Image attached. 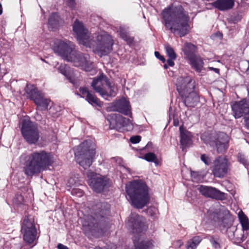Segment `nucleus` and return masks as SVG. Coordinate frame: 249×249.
Returning <instances> with one entry per match:
<instances>
[{
    "label": "nucleus",
    "mask_w": 249,
    "mask_h": 249,
    "mask_svg": "<svg viewBox=\"0 0 249 249\" xmlns=\"http://www.w3.org/2000/svg\"><path fill=\"white\" fill-rule=\"evenodd\" d=\"M73 30L80 43L92 48L100 56L107 55L112 51L113 40L107 32L101 31L90 38L88 30L77 20L73 25Z\"/></svg>",
    "instance_id": "obj_1"
},
{
    "label": "nucleus",
    "mask_w": 249,
    "mask_h": 249,
    "mask_svg": "<svg viewBox=\"0 0 249 249\" xmlns=\"http://www.w3.org/2000/svg\"><path fill=\"white\" fill-rule=\"evenodd\" d=\"M166 28L180 37L185 36L189 32V17L181 5L173 4L165 8L162 12Z\"/></svg>",
    "instance_id": "obj_2"
},
{
    "label": "nucleus",
    "mask_w": 249,
    "mask_h": 249,
    "mask_svg": "<svg viewBox=\"0 0 249 249\" xmlns=\"http://www.w3.org/2000/svg\"><path fill=\"white\" fill-rule=\"evenodd\" d=\"M52 47L56 53L75 67H80L86 71H90L93 67L89 55L76 51L73 44L69 40L56 39Z\"/></svg>",
    "instance_id": "obj_3"
},
{
    "label": "nucleus",
    "mask_w": 249,
    "mask_h": 249,
    "mask_svg": "<svg viewBox=\"0 0 249 249\" xmlns=\"http://www.w3.org/2000/svg\"><path fill=\"white\" fill-rule=\"evenodd\" d=\"M20 162L23 165V171L28 177L46 170L53 162L52 154L44 150L33 151L31 153L20 156Z\"/></svg>",
    "instance_id": "obj_4"
},
{
    "label": "nucleus",
    "mask_w": 249,
    "mask_h": 249,
    "mask_svg": "<svg viewBox=\"0 0 249 249\" xmlns=\"http://www.w3.org/2000/svg\"><path fill=\"white\" fill-rule=\"evenodd\" d=\"M110 205L106 202H99L92 206L91 215L83 223L86 233L98 236L103 233V227L106 216L109 213Z\"/></svg>",
    "instance_id": "obj_5"
},
{
    "label": "nucleus",
    "mask_w": 249,
    "mask_h": 249,
    "mask_svg": "<svg viewBox=\"0 0 249 249\" xmlns=\"http://www.w3.org/2000/svg\"><path fill=\"white\" fill-rule=\"evenodd\" d=\"M128 225L134 234L133 239L134 249H153L152 241L144 238L142 234L147 228L145 224V219L137 213H132L129 217Z\"/></svg>",
    "instance_id": "obj_6"
},
{
    "label": "nucleus",
    "mask_w": 249,
    "mask_h": 249,
    "mask_svg": "<svg viewBox=\"0 0 249 249\" xmlns=\"http://www.w3.org/2000/svg\"><path fill=\"white\" fill-rule=\"evenodd\" d=\"M127 198L131 205L137 209H142L149 202L150 196L147 185L141 181L134 180L125 186Z\"/></svg>",
    "instance_id": "obj_7"
},
{
    "label": "nucleus",
    "mask_w": 249,
    "mask_h": 249,
    "mask_svg": "<svg viewBox=\"0 0 249 249\" xmlns=\"http://www.w3.org/2000/svg\"><path fill=\"white\" fill-rule=\"evenodd\" d=\"M195 88V82L189 76L180 77L178 80L177 90L187 107H194L198 101V96L194 91Z\"/></svg>",
    "instance_id": "obj_8"
},
{
    "label": "nucleus",
    "mask_w": 249,
    "mask_h": 249,
    "mask_svg": "<svg viewBox=\"0 0 249 249\" xmlns=\"http://www.w3.org/2000/svg\"><path fill=\"white\" fill-rule=\"evenodd\" d=\"M74 154L76 162L87 169L92 163L95 151L93 147H91L89 142L85 141L76 148Z\"/></svg>",
    "instance_id": "obj_9"
},
{
    "label": "nucleus",
    "mask_w": 249,
    "mask_h": 249,
    "mask_svg": "<svg viewBox=\"0 0 249 249\" xmlns=\"http://www.w3.org/2000/svg\"><path fill=\"white\" fill-rule=\"evenodd\" d=\"M93 89L103 97H115L118 90L117 86L112 84L104 74L94 78L91 84Z\"/></svg>",
    "instance_id": "obj_10"
},
{
    "label": "nucleus",
    "mask_w": 249,
    "mask_h": 249,
    "mask_svg": "<svg viewBox=\"0 0 249 249\" xmlns=\"http://www.w3.org/2000/svg\"><path fill=\"white\" fill-rule=\"evenodd\" d=\"M21 124V133L25 141L30 144L36 143L40 137L37 124L28 118L22 120Z\"/></svg>",
    "instance_id": "obj_11"
},
{
    "label": "nucleus",
    "mask_w": 249,
    "mask_h": 249,
    "mask_svg": "<svg viewBox=\"0 0 249 249\" xmlns=\"http://www.w3.org/2000/svg\"><path fill=\"white\" fill-rule=\"evenodd\" d=\"M21 231L23 240L27 244L33 243L36 240L37 231L33 216H25L22 224Z\"/></svg>",
    "instance_id": "obj_12"
},
{
    "label": "nucleus",
    "mask_w": 249,
    "mask_h": 249,
    "mask_svg": "<svg viewBox=\"0 0 249 249\" xmlns=\"http://www.w3.org/2000/svg\"><path fill=\"white\" fill-rule=\"evenodd\" d=\"M25 91L27 97L34 101L39 109L43 110L47 109L50 101L45 98L33 85H27Z\"/></svg>",
    "instance_id": "obj_13"
},
{
    "label": "nucleus",
    "mask_w": 249,
    "mask_h": 249,
    "mask_svg": "<svg viewBox=\"0 0 249 249\" xmlns=\"http://www.w3.org/2000/svg\"><path fill=\"white\" fill-rule=\"evenodd\" d=\"M230 166V163L226 158L219 157L213 162V173L216 177L222 178L227 174Z\"/></svg>",
    "instance_id": "obj_14"
},
{
    "label": "nucleus",
    "mask_w": 249,
    "mask_h": 249,
    "mask_svg": "<svg viewBox=\"0 0 249 249\" xmlns=\"http://www.w3.org/2000/svg\"><path fill=\"white\" fill-rule=\"evenodd\" d=\"M232 109L235 118L247 116L249 112V102L246 99L236 102L232 106Z\"/></svg>",
    "instance_id": "obj_15"
},
{
    "label": "nucleus",
    "mask_w": 249,
    "mask_h": 249,
    "mask_svg": "<svg viewBox=\"0 0 249 249\" xmlns=\"http://www.w3.org/2000/svg\"><path fill=\"white\" fill-rule=\"evenodd\" d=\"M200 193L205 196L218 200L225 199V194L215 188L201 185L198 187Z\"/></svg>",
    "instance_id": "obj_16"
},
{
    "label": "nucleus",
    "mask_w": 249,
    "mask_h": 249,
    "mask_svg": "<svg viewBox=\"0 0 249 249\" xmlns=\"http://www.w3.org/2000/svg\"><path fill=\"white\" fill-rule=\"evenodd\" d=\"M89 184L95 192L99 193L109 187V181L106 177H97L91 178Z\"/></svg>",
    "instance_id": "obj_17"
},
{
    "label": "nucleus",
    "mask_w": 249,
    "mask_h": 249,
    "mask_svg": "<svg viewBox=\"0 0 249 249\" xmlns=\"http://www.w3.org/2000/svg\"><path fill=\"white\" fill-rule=\"evenodd\" d=\"M180 132V145L182 150L189 147L192 143V135L191 133L186 130H183L181 127L179 128Z\"/></svg>",
    "instance_id": "obj_18"
},
{
    "label": "nucleus",
    "mask_w": 249,
    "mask_h": 249,
    "mask_svg": "<svg viewBox=\"0 0 249 249\" xmlns=\"http://www.w3.org/2000/svg\"><path fill=\"white\" fill-rule=\"evenodd\" d=\"M234 5V0H216L213 5L220 11H227L232 9Z\"/></svg>",
    "instance_id": "obj_19"
},
{
    "label": "nucleus",
    "mask_w": 249,
    "mask_h": 249,
    "mask_svg": "<svg viewBox=\"0 0 249 249\" xmlns=\"http://www.w3.org/2000/svg\"><path fill=\"white\" fill-rule=\"evenodd\" d=\"M191 67L197 72H200L203 69L204 62L198 55L189 59Z\"/></svg>",
    "instance_id": "obj_20"
},
{
    "label": "nucleus",
    "mask_w": 249,
    "mask_h": 249,
    "mask_svg": "<svg viewBox=\"0 0 249 249\" xmlns=\"http://www.w3.org/2000/svg\"><path fill=\"white\" fill-rule=\"evenodd\" d=\"M183 51L185 55L188 59L196 55L195 54V53L196 51V47L192 43H185L183 49Z\"/></svg>",
    "instance_id": "obj_21"
},
{
    "label": "nucleus",
    "mask_w": 249,
    "mask_h": 249,
    "mask_svg": "<svg viewBox=\"0 0 249 249\" xmlns=\"http://www.w3.org/2000/svg\"><path fill=\"white\" fill-rule=\"evenodd\" d=\"M222 138L225 140L221 141L220 140H217L215 142L217 150L218 153L224 152L228 147V138L225 134H222Z\"/></svg>",
    "instance_id": "obj_22"
},
{
    "label": "nucleus",
    "mask_w": 249,
    "mask_h": 249,
    "mask_svg": "<svg viewBox=\"0 0 249 249\" xmlns=\"http://www.w3.org/2000/svg\"><path fill=\"white\" fill-rule=\"evenodd\" d=\"M118 111L124 115L130 114L129 103L124 99L121 100L118 103Z\"/></svg>",
    "instance_id": "obj_23"
},
{
    "label": "nucleus",
    "mask_w": 249,
    "mask_h": 249,
    "mask_svg": "<svg viewBox=\"0 0 249 249\" xmlns=\"http://www.w3.org/2000/svg\"><path fill=\"white\" fill-rule=\"evenodd\" d=\"M59 17L55 13L52 14L48 19V27L51 30H53L59 25Z\"/></svg>",
    "instance_id": "obj_24"
},
{
    "label": "nucleus",
    "mask_w": 249,
    "mask_h": 249,
    "mask_svg": "<svg viewBox=\"0 0 249 249\" xmlns=\"http://www.w3.org/2000/svg\"><path fill=\"white\" fill-rule=\"evenodd\" d=\"M119 32L121 37L125 40L128 44H131L133 43L134 41L133 37L129 36L125 29L121 27L120 28Z\"/></svg>",
    "instance_id": "obj_25"
},
{
    "label": "nucleus",
    "mask_w": 249,
    "mask_h": 249,
    "mask_svg": "<svg viewBox=\"0 0 249 249\" xmlns=\"http://www.w3.org/2000/svg\"><path fill=\"white\" fill-rule=\"evenodd\" d=\"M201 241L199 236H195L188 241L187 243V249H195Z\"/></svg>",
    "instance_id": "obj_26"
},
{
    "label": "nucleus",
    "mask_w": 249,
    "mask_h": 249,
    "mask_svg": "<svg viewBox=\"0 0 249 249\" xmlns=\"http://www.w3.org/2000/svg\"><path fill=\"white\" fill-rule=\"evenodd\" d=\"M234 228L230 229L227 230L228 234H229V236L231 238H233L235 237L236 239V241L238 243H240L243 242L245 239H244V236L241 234V237H238V233L239 231L235 230L234 231Z\"/></svg>",
    "instance_id": "obj_27"
},
{
    "label": "nucleus",
    "mask_w": 249,
    "mask_h": 249,
    "mask_svg": "<svg viewBox=\"0 0 249 249\" xmlns=\"http://www.w3.org/2000/svg\"><path fill=\"white\" fill-rule=\"evenodd\" d=\"M240 223L243 231H247L249 229V220L248 217L242 212L239 214Z\"/></svg>",
    "instance_id": "obj_28"
},
{
    "label": "nucleus",
    "mask_w": 249,
    "mask_h": 249,
    "mask_svg": "<svg viewBox=\"0 0 249 249\" xmlns=\"http://www.w3.org/2000/svg\"><path fill=\"white\" fill-rule=\"evenodd\" d=\"M86 100L91 105L94 104L99 107L101 106L102 103L100 101L94 94L90 93L87 95Z\"/></svg>",
    "instance_id": "obj_29"
},
{
    "label": "nucleus",
    "mask_w": 249,
    "mask_h": 249,
    "mask_svg": "<svg viewBox=\"0 0 249 249\" xmlns=\"http://www.w3.org/2000/svg\"><path fill=\"white\" fill-rule=\"evenodd\" d=\"M117 123H119L123 126H128L129 125H132L131 121L121 115H118L116 116Z\"/></svg>",
    "instance_id": "obj_30"
},
{
    "label": "nucleus",
    "mask_w": 249,
    "mask_h": 249,
    "mask_svg": "<svg viewBox=\"0 0 249 249\" xmlns=\"http://www.w3.org/2000/svg\"><path fill=\"white\" fill-rule=\"evenodd\" d=\"M229 216V212L224 207H222L219 210V213L217 214V218L222 221L228 218Z\"/></svg>",
    "instance_id": "obj_31"
},
{
    "label": "nucleus",
    "mask_w": 249,
    "mask_h": 249,
    "mask_svg": "<svg viewBox=\"0 0 249 249\" xmlns=\"http://www.w3.org/2000/svg\"><path fill=\"white\" fill-rule=\"evenodd\" d=\"M165 49L167 56L172 59H176L177 55L173 48L169 44L165 45Z\"/></svg>",
    "instance_id": "obj_32"
},
{
    "label": "nucleus",
    "mask_w": 249,
    "mask_h": 249,
    "mask_svg": "<svg viewBox=\"0 0 249 249\" xmlns=\"http://www.w3.org/2000/svg\"><path fill=\"white\" fill-rule=\"evenodd\" d=\"M144 159L148 161H153L156 165L158 164L157 157L153 153L149 152L145 154Z\"/></svg>",
    "instance_id": "obj_33"
},
{
    "label": "nucleus",
    "mask_w": 249,
    "mask_h": 249,
    "mask_svg": "<svg viewBox=\"0 0 249 249\" xmlns=\"http://www.w3.org/2000/svg\"><path fill=\"white\" fill-rule=\"evenodd\" d=\"M59 71L67 77H70L69 68L66 64H61L59 67Z\"/></svg>",
    "instance_id": "obj_34"
},
{
    "label": "nucleus",
    "mask_w": 249,
    "mask_h": 249,
    "mask_svg": "<svg viewBox=\"0 0 249 249\" xmlns=\"http://www.w3.org/2000/svg\"><path fill=\"white\" fill-rule=\"evenodd\" d=\"M200 159L207 165H209L212 163V159L206 154L201 155Z\"/></svg>",
    "instance_id": "obj_35"
},
{
    "label": "nucleus",
    "mask_w": 249,
    "mask_h": 249,
    "mask_svg": "<svg viewBox=\"0 0 249 249\" xmlns=\"http://www.w3.org/2000/svg\"><path fill=\"white\" fill-rule=\"evenodd\" d=\"M238 159L239 162L245 166H248L249 165V163L246 157L244 155L239 154L238 155Z\"/></svg>",
    "instance_id": "obj_36"
},
{
    "label": "nucleus",
    "mask_w": 249,
    "mask_h": 249,
    "mask_svg": "<svg viewBox=\"0 0 249 249\" xmlns=\"http://www.w3.org/2000/svg\"><path fill=\"white\" fill-rule=\"evenodd\" d=\"M71 194L73 196L81 197L83 196V191L80 189L73 188L71 191Z\"/></svg>",
    "instance_id": "obj_37"
},
{
    "label": "nucleus",
    "mask_w": 249,
    "mask_h": 249,
    "mask_svg": "<svg viewBox=\"0 0 249 249\" xmlns=\"http://www.w3.org/2000/svg\"><path fill=\"white\" fill-rule=\"evenodd\" d=\"M147 213L151 216L155 217L157 213V210L155 207H150L147 209Z\"/></svg>",
    "instance_id": "obj_38"
},
{
    "label": "nucleus",
    "mask_w": 249,
    "mask_h": 249,
    "mask_svg": "<svg viewBox=\"0 0 249 249\" xmlns=\"http://www.w3.org/2000/svg\"><path fill=\"white\" fill-rule=\"evenodd\" d=\"M141 139V136H135L131 137L130 139V141L132 143H137L140 142Z\"/></svg>",
    "instance_id": "obj_39"
},
{
    "label": "nucleus",
    "mask_w": 249,
    "mask_h": 249,
    "mask_svg": "<svg viewBox=\"0 0 249 249\" xmlns=\"http://www.w3.org/2000/svg\"><path fill=\"white\" fill-rule=\"evenodd\" d=\"M77 180H75V179L73 178H71L68 181V184L69 186L72 187L73 186H77L78 184L77 182Z\"/></svg>",
    "instance_id": "obj_40"
},
{
    "label": "nucleus",
    "mask_w": 249,
    "mask_h": 249,
    "mask_svg": "<svg viewBox=\"0 0 249 249\" xmlns=\"http://www.w3.org/2000/svg\"><path fill=\"white\" fill-rule=\"evenodd\" d=\"M66 2L68 6L73 9L75 7V0H66Z\"/></svg>",
    "instance_id": "obj_41"
},
{
    "label": "nucleus",
    "mask_w": 249,
    "mask_h": 249,
    "mask_svg": "<svg viewBox=\"0 0 249 249\" xmlns=\"http://www.w3.org/2000/svg\"><path fill=\"white\" fill-rule=\"evenodd\" d=\"M79 91L82 95H87L89 94L90 92L86 88L81 87L79 89Z\"/></svg>",
    "instance_id": "obj_42"
},
{
    "label": "nucleus",
    "mask_w": 249,
    "mask_h": 249,
    "mask_svg": "<svg viewBox=\"0 0 249 249\" xmlns=\"http://www.w3.org/2000/svg\"><path fill=\"white\" fill-rule=\"evenodd\" d=\"M155 53V56H156L157 58L159 59H160V61H161L163 63H165V61H166L165 59L164 58V57L163 56H162V55H161L160 54V53H159V52L156 51V52H155V53Z\"/></svg>",
    "instance_id": "obj_43"
},
{
    "label": "nucleus",
    "mask_w": 249,
    "mask_h": 249,
    "mask_svg": "<svg viewBox=\"0 0 249 249\" xmlns=\"http://www.w3.org/2000/svg\"><path fill=\"white\" fill-rule=\"evenodd\" d=\"M112 160L115 161L117 164L120 165H122V163L123 162V160L122 158L120 157H114L112 158Z\"/></svg>",
    "instance_id": "obj_44"
},
{
    "label": "nucleus",
    "mask_w": 249,
    "mask_h": 249,
    "mask_svg": "<svg viewBox=\"0 0 249 249\" xmlns=\"http://www.w3.org/2000/svg\"><path fill=\"white\" fill-rule=\"evenodd\" d=\"M95 249H116V246L114 245H108L107 247L103 248L100 247H96Z\"/></svg>",
    "instance_id": "obj_45"
},
{
    "label": "nucleus",
    "mask_w": 249,
    "mask_h": 249,
    "mask_svg": "<svg viewBox=\"0 0 249 249\" xmlns=\"http://www.w3.org/2000/svg\"><path fill=\"white\" fill-rule=\"evenodd\" d=\"M176 59H172L171 58H169V59L167 60V64L168 65L171 67H173L174 66V62L173 61L174 60H175Z\"/></svg>",
    "instance_id": "obj_46"
},
{
    "label": "nucleus",
    "mask_w": 249,
    "mask_h": 249,
    "mask_svg": "<svg viewBox=\"0 0 249 249\" xmlns=\"http://www.w3.org/2000/svg\"><path fill=\"white\" fill-rule=\"evenodd\" d=\"M244 119L247 126L249 128V112L247 114V116H244Z\"/></svg>",
    "instance_id": "obj_47"
},
{
    "label": "nucleus",
    "mask_w": 249,
    "mask_h": 249,
    "mask_svg": "<svg viewBox=\"0 0 249 249\" xmlns=\"http://www.w3.org/2000/svg\"><path fill=\"white\" fill-rule=\"evenodd\" d=\"M183 245V242L181 240H178L175 243V246L177 248H180Z\"/></svg>",
    "instance_id": "obj_48"
},
{
    "label": "nucleus",
    "mask_w": 249,
    "mask_h": 249,
    "mask_svg": "<svg viewBox=\"0 0 249 249\" xmlns=\"http://www.w3.org/2000/svg\"><path fill=\"white\" fill-rule=\"evenodd\" d=\"M241 5L244 6H248L249 5V0H241Z\"/></svg>",
    "instance_id": "obj_49"
},
{
    "label": "nucleus",
    "mask_w": 249,
    "mask_h": 249,
    "mask_svg": "<svg viewBox=\"0 0 249 249\" xmlns=\"http://www.w3.org/2000/svg\"><path fill=\"white\" fill-rule=\"evenodd\" d=\"M57 248L58 249H69L67 246H64V245L60 243L57 245Z\"/></svg>",
    "instance_id": "obj_50"
},
{
    "label": "nucleus",
    "mask_w": 249,
    "mask_h": 249,
    "mask_svg": "<svg viewBox=\"0 0 249 249\" xmlns=\"http://www.w3.org/2000/svg\"><path fill=\"white\" fill-rule=\"evenodd\" d=\"M208 69L210 70L213 71L215 73H219V69L217 68H214L213 67H208Z\"/></svg>",
    "instance_id": "obj_51"
},
{
    "label": "nucleus",
    "mask_w": 249,
    "mask_h": 249,
    "mask_svg": "<svg viewBox=\"0 0 249 249\" xmlns=\"http://www.w3.org/2000/svg\"><path fill=\"white\" fill-rule=\"evenodd\" d=\"M201 139L206 143H207L208 142H207V140H206V135L203 134L201 136Z\"/></svg>",
    "instance_id": "obj_52"
},
{
    "label": "nucleus",
    "mask_w": 249,
    "mask_h": 249,
    "mask_svg": "<svg viewBox=\"0 0 249 249\" xmlns=\"http://www.w3.org/2000/svg\"><path fill=\"white\" fill-rule=\"evenodd\" d=\"M17 198L18 199L19 203H20L22 202L23 199L22 196L21 195H18L17 196Z\"/></svg>",
    "instance_id": "obj_53"
},
{
    "label": "nucleus",
    "mask_w": 249,
    "mask_h": 249,
    "mask_svg": "<svg viewBox=\"0 0 249 249\" xmlns=\"http://www.w3.org/2000/svg\"><path fill=\"white\" fill-rule=\"evenodd\" d=\"M196 175H197L196 172H193L191 173V176L192 177H195L196 176Z\"/></svg>",
    "instance_id": "obj_54"
},
{
    "label": "nucleus",
    "mask_w": 249,
    "mask_h": 249,
    "mask_svg": "<svg viewBox=\"0 0 249 249\" xmlns=\"http://www.w3.org/2000/svg\"><path fill=\"white\" fill-rule=\"evenodd\" d=\"M2 6L1 4L0 3V15L2 14Z\"/></svg>",
    "instance_id": "obj_55"
},
{
    "label": "nucleus",
    "mask_w": 249,
    "mask_h": 249,
    "mask_svg": "<svg viewBox=\"0 0 249 249\" xmlns=\"http://www.w3.org/2000/svg\"><path fill=\"white\" fill-rule=\"evenodd\" d=\"M168 66H169L168 65V64H165L164 65V69H167L168 68Z\"/></svg>",
    "instance_id": "obj_56"
},
{
    "label": "nucleus",
    "mask_w": 249,
    "mask_h": 249,
    "mask_svg": "<svg viewBox=\"0 0 249 249\" xmlns=\"http://www.w3.org/2000/svg\"><path fill=\"white\" fill-rule=\"evenodd\" d=\"M248 65H249V66H248V71H249V64H248Z\"/></svg>",
    "instance_id": "obj_57"
},
{
    "label": "nucleus",
    "mask_w": 249,
    "mask_h": 249,
    "mask_svg": "<svg viewBox=\"0 0 249 249\" xmlns=\"http://www.w3.org/2000/svg\"><path fill=\"white\" fill-rule=\"evenodd\" d=\"M248 92H249V88L248 89Z\"/></svg>",
    "instance_id": "obj_58"
}]
</instances>
